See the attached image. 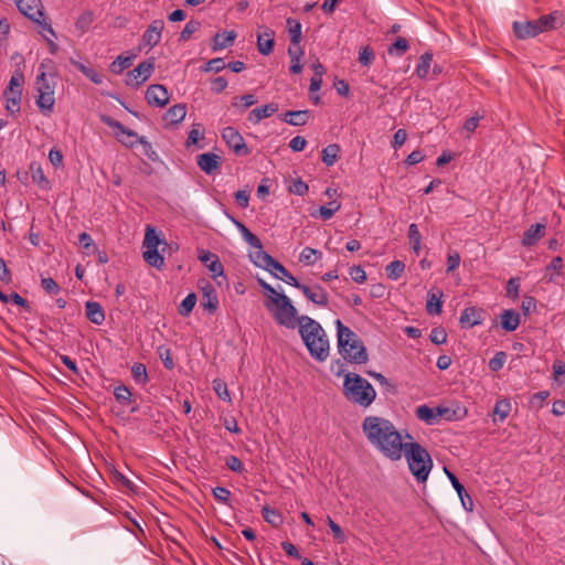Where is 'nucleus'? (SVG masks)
<instances>
[{
	"label": "nucleus",
	"mask_w": 565,
	"mask_h": 565,
	"mask_svg": "<svg viewBox=\"0 0 565 565\" xmlns=\"http://www.w3.org/2000/svg\"><path fill=\"white\" fill-rule=\"evenodd\" d=\"M362 431L369 444L384 457L397 461L403 457L406 440L387 418L370 415L363 419Z\"/></svg>",
	"instance_id": "1"
},
{
	"label": "nucleus",
	"mask_w": 565,
	"mask_h": 565,
	"mask_svg": "<svg viewBox=\"0 0 565 565\" xmlns=\"http://www.w3.org/2000/svg\"><path fill=\"white\" fill-rule=\"evenodd\" d=\"M297 326L311 358L324 362L329 356L330 343L321 324L309 316H299Z\"/></svg>",
	"instance_id": "2"
},
{
	"label": "nucleus",
	"mask_w": 565,
	"mask_h": 565,
	"mask_svg": "<svg viewBox=\"0 0 565 565\" xmlns=\"http://www.w3.org/2000/svg\"><path fill=\"white\" fill-rule=\"evenodd\" d=\"M335 328L340 355L350 363L365 364L369 361V355L359 335L344 326L340 319L335 320Z\"/></svg>",
	"instance_id": "3"
},
{
	"label": "nucleus",
	"mask_w": 565,
	"mask_h": 565,
	"mask_svg": "<svg viewBox=\"0 0 565 565\" xmlns=\"http://www.w3.org/2000/svg\"><path fill=\"white\" fill-rule=\"evenodd\" d=\"M405 438L407 440L404 444L403 456L406 458L408 468L413 476L418 482L423 483L427 480L433 468L431 457L422 445L412 441V435L406 433Z\"/></svg>",
	"instance_id": "4"
},
{
	"label": "nucleus",
	"mask_w": 565,
	"mask_h": 565,
	"mask_svg": "<svg viewBox=\"0 0 565 565\" xmlns=\"http://www.w3.org/2000/svg\"><path fill=\"white\" fill-rule=\"evenodd\" d=\"M343 395L351 403L366 408L374 402L376 391L367 380L349 372L344 375Z\"/></svg>",
	"instance_id": "5"
},
{
	"label": "nucleus",
	"mask_w": 565,
	"mask_h": 565,
	"mask_svg": "<svg viewBox=\"0 0 565 565\" xmlns=\"http://www.w3.org/2000/svg\"><path fill=\"white\" fill-rule=\"evenodd\" d=\"M264 305L279 326L288 329L297 327L299 318L297 309L285 294L281 292L273 299H266Z\"/></svg>",
	"instance_id": "6"
},
{
	"label": "nucleus",
	"mask_w": 565,
	"mask_h": 565,
	"mask_svg": "<svg viewBox=\"0 0 565 565\" xmlns=\"http://www.w3.org/2000/svg\"><path fill=\"white\" fill-rule=\"evenodd\" d=\"M35 87L38 92L35 104L44 116H50L54 111L55 105V82L50 81L45 72H40L36 76Z\"/></svg>",
	"instance_id": "7"
},
{
	"label": "nucleus",
	"mask_w": 565,
	"mask_h": 565,
	"mask_svg": "<svg viewBox=\"0 0 565 565\" xmlns=\"http://www.w3.org/2000/svg\"><path fill=\"white\" fill-rule=\"evenodd\" d=\"M160 244L167 245L166 241L161 238L160 233L151 225H147L143 238L145 252L142 256L147 264L157 269L162 268L164 265V258L158 250Z\"/></svg>",
	"instance_id": "8"
},
{
	"label": "nucleus",
	"mask_w": 565,
	"mask_h": 565,
	"mask_svg": "<svg viewBox=\"0 0 565 565\" xmlns=\"http://www.w3.org/2000/svg\"><path fill=\"white\" fill-rule=\"evenodd\" d=\"M24 83V75L20 71H15L3 92V97L6 99V110L10 115L18 114L21 108L22 100V86Z\"/></svg>",
	"instance_id": "9"
},
{
	"label": "nucleus",
	"mask_w": 565,
	"mask_h": 565,
	"mask_svg": "<svg viewBox=\"0 0 565 565\" xmlns=\"http://www.w3.org/2000/svg\"><path fill=\"white\" fill-rule=\"evenodd\" d=\"M19 11L29 18L30 20L36 22L42 26L44 31H46L53 38H56V33L54 32L51 23L45 21L43 6L41 0H14Z\"/></svg>",
	"instance_id": "10"
},
{
	"label": "nucleus",
	"mask_w": 565,
	"mask_h": 565,
	"mask_svg": "<svg viewBox=\"0 0 565 565\" xmlns=\"http://www.w3.org/2000/svg\"><path fill=\"white\" fill-rule=\"evenodd\" d=\"M102 121L106 126L115 130L116 136L120 138V141L125 146L134 147L136 142H139L145 147L146 153L151 158V156L148 152V149H151V145L146 140L145 137H138V135L135 131L126 128L121 122L109 116H102Z\"/></svg>",
	"instance_id": "11"
},
{
	"label": "nucleus",
	"mask_w": 565,
	"mask_h": 565,
	"mask_svg": "<svg viewBox=\"0 0 565 565\" xmlns=\"http://www.w3.org/2000/svg\"><path fill=\"white\" fill-rule=\"evenodd\" d=\"M153 71L154 62L152 60L143 61L127 74L126 83L131 87H138L151 76Z\"/></svg>",
	"instance_id": "12"
},
{
	"label": "nucleus",
	"mask_w": 565,
	"mask_h": 565,
	"mask_svg": "<svg viewBox=\"0 0 565 565\" xmlns=\"http://www.w3.org/2000/svg\"><path fill=\"white\" fill-rule=\"evenodd\" d=\"M222 138L226 142V145L233 150V152L237 156H247L250 150L246 146V142L243 136L238 132L237 129L233 127H225L222 131Z\"/></svg>",
	"instance_id": "13"
},
{
	"label": "nucleus",
	"mask_w": 565,
	"mask_h": 565,
	"mask_svg": "<svg viewBox=\"0 0 565 565\" xmlns=\"http://www.w3.org/2000/svg\"><path fill=\"white\" fill-rule=\"evenodd\" d=\"M297 289L301 290L306 298L317 306L327 307L329 303L328 292L318 284L307 286L300 282Z\"/></svg>",
	"instance_id": "14"
},
{
	"label": "nucleus",
	"mask_w": 565,
	"mask_h": 565,
	"mask_svg": "<svg viewBox=\"0 0 565 565\" xmlns=\"http://www.w3.org/2000/svg\"><path fill=\"white\" fill-rule=\"evenodd\" d=\"M196 163L205 174L213 175L220 171L222 158L213 152H204L198 156Z\"/></svg>",
	"instance_id": "15"
},
{
	"label": "nucleus",
	"mask_w": 565,
	"mask_h": 565,
	"mask_svg": "<svg viewBox=\"0 0 565 565\" xmlns=\"http://www.w3.org/2000/svg\"><path fill=\"white\" fill-rule=\"evenodd\" d=\"M168 89L160 84L150 85L146 92V99L148 104L156 107H164L169 103Z\"/></svg>",
	"instance_id": "16"
},
{
	"label": "nucleus",
	"mask_w": 565,
	"mask_h": 565,
	"mask_svg": "<svg viewBox=\"0 0 565 565\" xmlns=\"http://www.w3.org/2000/svg\"><path fill=\"white\" fill-rule=\"evenodd\" d=\"M163 28L164 22L162 20H153L142 35L145 45L149 49L154 47L161 41Z\"/></svg>",
	"instance_id": "17"
},
{
	"label": "nucleus",
	"mask_w": 565,
	"mask_h": 565,
	"mask_svg": "<svg viewBox=\"0 0 565 565\" xmlns=\"http://www.w3.org/2000/svg\"><path fill=\"white\" fill-rule=\"evenodd\" d=\"M513 31L515 36L520 40L534 38L541 33L536 20L531 21H515L513 23Z\"/></svg>",
	"instance_id": "18"
},
{
	"label": "nucleus",
	"mask_w": 565,
	"mask_h": 565,
	"mask_svg": "<svg viewBox=\"0 0 565 565\" xmlns=\"http://www.w3.org/2000/svg\"><path fill=\"white\" fill-rule=\"evenodd\" d=\"M199 259L209 268V270L212 273L213 278L223 276L224 267L220 262V258L215 254L202 249L199 253Z\"/></svg>",
	"instance_id": "19"
},
{
	"label": "nucleus",
	"mask_w": 565,
	"mask_h": 565,
	"mask_svg": "<svg viewBox=\"0 0 565 565\" xmlns=\"http://www.w3.org/2000/svg\"><path fill=\"white\" fill-rule=\"evenodd\" d=\"M484 311L476 307L466 308L460 316L462 328H473L483 321Z\"/></svg>",
	"instance_id": "20"
},
{
	"label": "nucleus",
	"mask_w": 565,
	"mask_h": 565,
	"mask_svg": "<svg viewBox=\"0 0 565 565\" xmlns=\"http://www.w3.org/2000/svg\"><path fill=\"white\" fill-rule=\"evenodd\" d=\"M444 413H446L445 408H431L428 405H420L416 408V417L427 425L436 424Z\"/></svg>",
	"instance_id": "21"
},
{
	"label": "nucleus",
	"mask_w": 565,
	"mask_h": 565,
	"mask_svg": "<svg viewBox=\"0 0 565 565\" xmlns=\"http://www.w3.org/2000/svg\"><path fill=\"white\" fill-rule=\"evenodd\" d=\"M255 250L249 254V257L252 262L257 266L260 267L268 273L273 269L274 265L276 264V259H274L268 253H266L263 249V245L260 244L259 247H254Z\"/></svg>",
	"instance_id": "22"
},
{
	"label": "nucleus",
	"mask_w": 565,
	"mask_h": 565,
	"mask_svg": "<svg viewBox=\"0 0 565 565\" xmlns=\"http://www.w3.org/2000/svg\"><path fill=\"white\" fill-rule=\"evenodd\" d=\"M201 306L204 310L209 312L216 311L218 307V298L215 288L206 282L205 286L202 287V300Z\"/></svg>",
	"instance_id": "23"
},
{
	"label": "nucleus",
	"mask_w": 565,
	"mask_h": 565,
	"mask_svg": "<svg viewBox=\"0 0 565 565\" xmlns=\"http://www.w3.org/2000/svg\"><path fill=\"white\" fill-rule=\"evenodd\" d=\"M445 472H446L449 481L451 482V486L456 490L458 497L460 498V501H461L463 508L468 511H472L473 503H472L470 495L466 491L465 487L459 482L458 478L451 471H449L447 468H445Z\"/></svg>",
	"instance_id": "24"
},
{
	"label": "nucleus",
	"mask_w": 565,
	"mask_h": 565,
	"mask_svg": "<svg viewBox=\"0 0 565 565\" xmlns=\"http://www.w3.org/2000/svg\"><path fill=\"white\" fill-rule=\"evenodd\" d=\"M276 111H278V104L269 103L267 105L256 107L248 114V120L257 125L263 119L273 116Z\"/></svg>",
	"instance_id": "25"
},
{
	"label": "nucleus",
	"mask_w": 565,
	"mask_h": 565,
	"mask_svg": "<svg viewBox=\"0 0 565 565\" xmlns=\"http://www.w3.org/2000/svg\"><path fill=\"white\" fill-rule=\"evenodd\" d=\"M545 225L544 224H534L527 228L522 237V244L526 247L535 245L541 237L544 235Z\"/></svg>",
	"instance_id": "26"
},
{
	"label": "nucleus",
	"mask_w": 565,
	"mask_h": 565,
	"mask_svg": "<svg viewBox=\"0 0 565 565\" xmlns=\"http://www.w3.org/2000/svg\"><path fill=\"white\" fill-rule=\"evenodd\" d=\"M87 319L97 326L103 324L105 321V311L103 307L96 301H87L85 303Z\"/></svg>",
	"instance_id": "27"
},
{
	"label": "nucleus",
	"mask_w": 565,
	"mask_h": 565,
	"mask_svg": "<svg viewBox=\"0 0 565 565\" xmlns=\"http://www.w3.org/2000/svg\"><path fill=\"white\" fill-rule=\"evenodd\" d=\"M511 409L512 405L508 398L497 401L492 413L493 424L503 423L510 415Z\"/></svg>",
	"instance_id": "28"
},
{
	"label": "nucleus",
	"mask_w": 565,
	"mask_h": 565,
	"mask_svg": "<svg viewBox=\"0 0 565 565\" xmlns=\"http://www.w3.org/2000/svg\"><path fill=\"white\" fill-rule=\"evenodd\" d=\"M310 118L309 110H288L281 116V120L291 126H303Z\"/></svg>",
	"instance_id": "29"
},
{
	"label": "nucleus",
	"mask_w": 565,
	"mask_h": 565,
	"mask_svg": "<svg viewBox=\"0 0 565 565\" xmlns=\"http://www.w3.org/2000/svg\"><path fill=\"white\" fill-rule=\"evenodd\" d=\"M536 21L541 29V33H543L558 28L562 24V17L557 11H555L550 14L542 15L541 18L536 19Z\"/></svg>",
	"instance_id": "30"
},
{
	"label": "nucleus",
	"mask_w": 565,
	"mask_h": 565,
	"mask_svg": "<svg viewBox=\"0 0 565 565\" xmlns=\"http://www.w3.org/2000/svg\"><path fill=\"white\" fill-rule=\"evenodd\" d=\"M274 277L285 281L287 285L298 288L299 280L290 274L279 262H276L273 269L269 271Z\"/></svg>",
	"instance_id": "31"
},
{
	"label": "nucleus",
	"mask_w": 565,
	"mask_h": 565,
	"mask_svg": "<svg viewBox=\"0 0 565 565\" xmlns=\"http://www.w3.org/2000/svg\"><path fill=\"white\" fill-rule=\"evenodd\" d=\"M274 31L265 29L264 32L257 35V46L259 53L268 55L273 51L274 46Z\"/></svg>",
	"instance_id": "32"
},
{
	"label": "nucleus",
	"mask_w": 565,
	"mask_h": 565,
	"mask_svg": "<svg viewBox=\"0 0 565 565\" xmlns=\"http://www.w3.org/2000/svg\"><path fill=\"white\" fill-rule=\"evenodd\" d=\"M236 39V32L235 31H224L222 33H216L213 40V46L212 50L214 52L221 51L223 49H226L231 46Z\"/></svg>",
	"instance_id": "33"
},
{
	"label": "nucleus",
	"mask_w": 565,
	"mask_h": 565,
	"mask_svg": "<svg viewBox=\"0 0 565 565\" xmlns=\"http://www.w3.org/2000/svg\"><path fill=\"white\" fill-rule=\"evenodd\" d=\"M520 324V315L519 312L509 309L504 310L501 315V327L509 332H512L518 329Z\"/></svg>",
	"instance_id": "34"
},
{
	"label": "nucleus",
	"mask_w": 565,
	"mask_h": 565,
	"mask_svg": "<svg viewBox=\"0 0 565 565\" xmlns=\"http://www.w3.org/2000/svg\"><path fill=\"white\" fill-rule=\"evenodd\" d=\"M185 116H186V107H185V105L184 104H177V105L170 107L166 111L164 119L168 120L169 122L173 124V125H178L181 121H183Z\"/></svg>",
	"instance_id": "35"
},
{
	"label": "nucleus",
	"mask_w": 565,
	"mask_h": 565,
	"mask_svg": "<svg viewBox=\"0 0 565 565\" xmlns=\"http://www.w3.org/2000/svg\"><path fill=\"white\" fill-rule=\"evenodd\" d=\"M233 220V223L235 224V226L237 227V230L239 231L243 239L252 247H259L260 246V239L254 234L252 233L242 222L235 220V218H232Z\"/></svg>",
	"instance_id": "36"
},
{
	"label": "nucleus",
	"mask_w": 565,
	"mask_h": 565,
	"mask_svg": "<svg viewBox=\"0 0 565 565\" xmlns=\"http://www.w3.org/2000/svg\"><path fill=\"white\" fill-rule=\"evenodd\" d=\"M321 257L322 254L320 250L312 247H305L299 255V262L306 266H312Z\"/></svg>",
	"instance_id": "37"
},
{
	"label": "nucleus",
	"mask_w": 565,
	"mask_h": 565,
	"mask_svg": "<svg viewBox=\"0 0 565 565\" xmlns=\"http://www.w3.org/2000/svg\"><path fill=\"white\" fill-rule=\"evenodd\" d=\"M443 292H428L426 310L429 315H439L443 309Z\"/></svg>",
	"instance_id": "38"
},
{
	"label": "nucleus",
	"mask_w": 565,
	"mask_h": 565,
	"mask_svg": "<svg viewBox=\"0 0 565 565\" xmlns=\"http://www.w3.org/2000/svg\"><path fill=\"white\" fill-rule=\"evenodd\" d=\"M340 152V147L337 143H332L322 149V161L327 167H332Z\"/></svg>",
	"instance_id": "39"
},
{
	"label": "nucleus",
	"mask_w": 565,
	"mask_h": 565,
	"mask_svg": "<svg viewBox=\"0 0 565 565\" xmlns=\"http://www.w3.org/2000/svg\"><path fill=\"white\" fill-rule=\"evenodd\" d=\"M286 22H287L288 32L290 35L291 43L294 45H299V43L301 41V23L298 20L292 19V18H288Z\"/></svg>",
	"instance_id": "40"
},
{
	"label": "nucleus",
	"mask_w": 565,
	"mask_h": 565,
	"mask_svg": "<svg viewBox=\"0 0 565 565\" xmlns=\"http://www.w3.org/2000/svg\"><path fill=\"white\" fill-rule=\"evenodd\" d=\"M408 237L412 244L413 252L418 255L422 249V235L419 233L417 224L412 223L409 225Z\"/></svg>",
	"instance_id": "41"
},
{
	"label": "nucleus",
	"mask_w": 565,
	"mask_h": 565,
	"mask_svg": "<svg viewBox=\"0 0 565 565\" xmlns=\"http://www.w3.org/2000/svg\"><path fill=\"white\" fill-rule=\"evenodd\" d=\"M431 61H433V54H430V53H424L419 57V62H418L416 71H415L419 78L427 77L429 70H430Z\"/></svg>",
	"instance_id": "42"
},
{
	"label": "nucleus",
	"mask_w": 565,
	"mask_h": 565,
	"mask_svg": "<svg viewBox=\"0 0 565 565\" xmlns=\"http://www.w3.org/2000/svg\"><path fill=\"white\" fill-rule=\"evenodd\" d=\"M73 64L86 76L88 77L94 84H102L103 83V75L99 74L96 70L93 67L86 66L85 64L81 62H73Z\"/></svg>",
	"instance_id": "43"
},
{
	"label": "nucleus",
	"mask_w": 565,
	"mask_h": 565,
	"mask_svg": "<svg viewBox=\"0 0 565 565\" xmlns=\"http://www.w3.org/2000/svg\"><path fill=\"white\" fill-rule=\"evenodd\" d=\"M131 375L136 383L145 385L148 383L147 367L142 363H135L131 366Z\"/></svg>",
	"instance_id": "44"
},
{
	"label": "nucleus",
	"mask_w": 565,
	"mask_h": 565,
	"mask_svg": "<svg viewBox=\"0 0 565 565\" xmlns=\"http://www.w3.org/2000/svg\"><path fill=\"white\" fill-rule=\"evenodd\" d=\"M385 270L390 279L397 280L405 270V264L401 260H394L386 266Z\"/></svg>",
	"instance_id": "45"
},
{
	"label": "nucleus",
	"mask_w": 565,
	"mask_h": 565,
	"mask_svg": "<svg viewBox=\"0 0 565 565\" xmlns=\"http://www.w3.org/2000/svg\"><path fill=\"white\" fill-rule=\"evenodd\" d=\"M409 49L408 41L405 38H397L394 43L388 47V54L402 56Z\"/></svg>",
	"instance_id": "46"
},
{
	"label": "nucleus",
	"mask_w": 565,
	"mask_h": 565,
	"mask_svg": "<svg viewBox=\"0 0 565 565\" xmlns=\"http://www.w3.org/2000/svg\"><path fill=\"white\" fill-rule=\"evenodd\" d=\"M257 102V98L255 95L253 94H246V95H243L241 97H235L233 99V103L232 105L236 108H239L241 110H245L247 109L248 107L253 106L254 104H256Z\"/></svg>",
	"instance_id": "47"
},
{
	"label": "nucleus",
	"mask_w": 565,
	"mask_h": 565,
	"mask_svg": "<svg viewBox=\"0 0 565 565\" xmlns=\"http://www.w3.org/2000/svg\"><path fill=\"white\" fill-rule=\"evenodd\" d=\"M375 60V54L370 45L363 46L359 51V63L362 66H370Z\"/></svg>",
	"instance_id": "48"
},
{
	"label": "nucleus",
	"mask_w": 565,
	"mask_h": 565,
	"mask_svg": "<svg viewBox=\"0 0 565 565\" xmlns=\"http://www.w3.org/2000/svg\"><path fill=\"white\" fill-rule=\"evenodd\" d=\"M340 207H341V203L333 200V201L329 202V204L327 206L326 205L320 206L319 214L322 220L327 221V220H330L334 215V213L340 210Z\"/></svg>",
	"instance_id": "49"
},
{
	"label": "nucleus",
	"mask_w": 565,
	"mask_h": 565,
	"mask_svg": "<svg viewBox=\"0 0 565 565\" xmlns=\"http://www.w3.org/2000/svg\"><path fill=\"white\" fill-rule=\"evenodd\" d=\"M262 512L265 521L271 524L273 526L277 527L282 523V518L276 510H273L268 507H264Z\"/></svg>",
	"instance_id": "50"
},
{
	"label": "nucleus",
	"mask_w": 565,
	"mask_h": 565,
	"mask_svg": "<svg viewBox=\"0 0 565 565\" xmlns=\"http://www.w3.org/2000/svg\"><path fill=\"white\" fill-rule=\"evenodd\" d=\"M226 67V64L222 57H215L205 63L201 71L204 73L215 72L218 73Z\"/></svg>",
	"instance_id": "51"
},
{
	"label": "nucleus",
	"mask_w": 565,
	"mask_h": 565,
	"mask_svg": "<svg viewBox=\"0 0 565 565\" xmlns=\"http://www.w3.org/2000/svg\"><path fill=\"white\" fill-rule=\"evenodd\" d=\"M196 303V296L195 294H189L181 302L179 307V313L183 317H186L190 315V312L193 310L194 306Z\"/></svg>",
	"instance_id": "52"
},
{
	"label": "nucleus",
	"mask_w": 565,
	"mask_h": 565,
	"mask_svg": "<svg viewBox=\"0 0 565 565\" xmlns=\"http://www.w3.org/2000/svg\"><path fill=\"white\" fill-rule=\"evenodd\" d=\"M132 64V57L130 56H118L110 65L113 73L119 74L124 70L128 68Z\"/></svg>",
	"instance_id": "53"
},
{
	"label": "nucleus",
	"mask_w": 565,
	"mask_h": 565,
	"mask_svg": "<svg viewBox=\"0 0 565 565\" xmlns=\"http://www.w3.org/2000/svg\"><path fill=\"white\" fill-rule=\"evenodd\" d=\"M204 128L201 124H194L192 125V128L189 132L188 139H186V146L190 147L192 145H196L199 139L203 137Z\"/></svg>",
	"instance_id": "54"
},
{
	"label": "nucleus",
	"mask_w": 565,
	"mask_h": 565,
	"mask_svg": "<svg viewBox=\"0 0 565 565\" xmlns=\"http://www.w3.org/2000/svg\"><path fill=\"white\" fill-rule=\"evenodd\" d=\"M114 395H115L117 402L122 405L128 404L131 398V392L125 385H118L117 387H115Z\"/></svg>",
	"instance_id": "55"
},
{
	"label": "nucleus",
	"mask_w": 565,
	"mask_h": 565,
	"mask_svg": "<svg viewBox=\"0 0 565 565\" xmlns=\"http://www.w3.org/2000/svg\"><path fill=\"white\" fill-rule=\"evenodd\" d=\"M327 522L334 540H337L339 543H344L347 541V535L344 534L341 526L338 523H335L329 515L327 516Z\"/></svg>",
	"instance_id": "56"
},
{
	"label": "nucleus",
	"mask_w": 565,
	"mask_h": 565,
	"mask_svg": "<svg viewBox=\"0 0 565 565\" xmlns=\"http://www.w3.org/2000/svg\"><path fill=\"white\" fill-rule=\"evenodd\" d=\"M158 353H159V356H160L164 367L168 370H172L174 367V361H173L170 349L161 345L158 348Z\"/></svg>",
	"instance_id": "57"
},
{
	"label": "nucleus",
	"mask_w": 565,
	"mask_h": 565,
	"mask_svg": "<svg viewBox=\"0 0 565 565\" xmlns=\"http://www.w3.org/2000/svg\"><path fill=\"white\" fill-rule=\"evenodd\" d=\"M93 21H94V14L90 11H86L78 17L75 25L82 32H85L86 30H88V28L90 26Z\"/></svg>",
	"instance_id": "58"
},
{
	"label": "nucleus",
	"mask_w": 565,
	"mask_h": 565,
	"mask_svg": "<svg viewBox=\"0 0 565 565\" xmlns=\"http://www.w3.org/2000/svg\"><path fill=\"white\" fill-rule=\"evenodd\" d=\"M201 26V23L199 21H195V20H190L184 29L181 31L180 33V40L182 41H186L191 38V35L196 32Z\"/></svg>",
	"instance_id": "59"
},
{
	"label": "nucleus",
	"mask_w": 565,
	"mask_h": 565,
	"mask_svg": "<svg viewBox=\"0 0 565 565\" xmlns=\"http://www.w3.org/2000/svg\"><path fill=\"white\" fill-rule=\"evenodd\" d=\"M213 388L220 398L226 402H231V396L225 382L221 380H215L213 382Z\"/></svg>",
	"instance_id": "60"
},
{
	"label": "nucleus",
	"mask_w": 565,
	"mask_h": 565,
	"mask_svg": "<svg viewBox=\"0 0 565 565\" xmlns=\"http://www.w3.org/2000/svg\"><path fill=\"white\" fill-rule=\"evenodd\" d=\"M31 171H32V179L33 181L39 184L41 188H46L47 184H49V181L42 170V168L39 166L36 168H34L33 166L31 167Z\"/></svg>",
	"instance_id": "61"
},
{
	"label": "nucleus",
	"mask_w": 565,
	"mask_h": 565,
	"mask_svg": "<svg viewBox=\"0 0 565 565\" xmlns=\"http://www.w3.org/2000/svg\"><path fill=\"white\" fill-rule=\"evenodd\" d=\"M42 288L50 295H56L60 292V287L56 281L51 277H42L41 279Z\"/></svg>",
	"instance_id": "62"
},
{
	"label": "nucleus",
	"mask_w": 565,
	"mask_h": 565,
	"mask_svg": "<svg viewBox=\"0 0 565 565\" xmlns=\"http://www.w3.org/2000/svg\"><path fill=\"white\" fill-rule=\"evenodd\" d=\"M430 341L435 344H444L447 341V332L444 328H434L430 332Z\"/></svg>",
	"instance_id": "63"
},
{
	"label": "nucleus",
	"mask_w": 565,
	"mask_h": 565,
	"mask_svg": "<svg viewBox=\"0 0 565 565\" xmlns=\"http://www.w3.org/2000/svg\"><path fill=\"white\" fill-rule=\"evenodd\" d=\"M519 290H520V279L512 277L509 279L507 284V296L515 299L519 297Z\"/></svg>",
	"instance_id": "64"
}]
</instances>
